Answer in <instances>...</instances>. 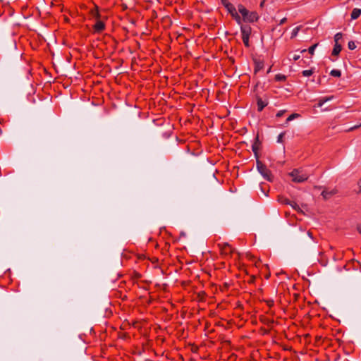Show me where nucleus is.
<instances>
[{"label": "nucleus", "mask_w": 361, "mask_h": 361, "mask_svg": "<svg viewBox=\"0 0 361 361\" xmlns=\"http://www.w3.org/2000/svg\"><path fill=\"white\" fill-rule=\"evenodd\" d=\"M300 27H301V26H298L293 29L292 34H291V38L296 37L299 30H300Z\"/></svg>", "instance_id": "dca6fc26"}, {"label": "nucleus", "mask_w": 361, "mask_h": 361, "mask_svg": "<svg viewBox=\"0 0 361 361\" xmlns=\"http://www.w3.org/2000/svg\"><path fill=\"white\" fill-rule=\"evenodd\" d=\"M359 184H360V190H361V180H360Z\"/></svg>", "instance_id": "4c0bfd02"}, {"label": "nucleus", "mask_w": 361, "mask_h": 361, "mask_svg": "<svg viewBox=\"0 0 361 361\" xmlns=\"http://www.w3.org/2000/svg\"><path fill=\"white\" fill-rule=\"evenodd\" d=\"M289 176L292 177V180L295 183H302L308 178V176L302 173V170L300 169H293L289 173Z\"/></svg>", "instance_id": "7ed1b4c3"}, {"label": "nucleus", "mask_w": 361, "mask_h": 361, "mask_svg": "<svg viewBox=\"0 0 361 361\" xmlns=\"http://www.w3.org/2000/svg\"><path fill=\"white\" fill-rule=\"evenodd\" d=\"M290 206H291V207H292L295 210H296V211H298V212H302V211H301L300 208L299 207V206H298L297 204L290 202Z\"/></svg>", "instance_id": "4be33fe9"}, {"label": "nucleus", "mask_w": 361, "mask_h": 361, "mask_svg": "<svg viewBox=\"0 0 361 361\" xmlns=\"http://www.w3.org/2000/svg\"><path fill=\"white\" fill-rule=\"evenodd\" d=\"M331 75L334 77H340L341 75V72L339 70L334 69L330 72Z\"/></svg>", "instance_id": "ddd939ff"}, {"label": "nucleus", "mask_w": 361, "mask_h": 361, "mask_svg": "<svg viewBox=\"0 0 361 361\" xmlns=\"http://www.w3.org/2000/svg\"><path fill=\"white\" fill-rule=\"evenodd\" d=\"M256 166L258 172L262 176V177L268 181H272V176L271 171L267 168V166L259 159H257Z\"/></svg>", "instance_id": "f03ea898"}, {"label": "nucleus", "mask_w": 361, "mask_h": 361, "mask_svg": "<svg viewBox=\"0 0 361 361\" xmlns=\"http://www.w3.org/2000/svg\"><path fill=\"white\" fill-rule=\"evenodd\" d=\"M240 30L244 44L246 47H249V37L251 33V27L250 26L241 25Z\"/></svg>", "instance_id": "39448f33"}, {"label": "nucleus", "mask_w": 361, "mask_h": 361, "mask_svg": "<svg viewBox=\"0 0 361 361\" xmlns=\"http://www.w3.org/2000/svg\"><path fill=\"white\" fill-rule=\"evenodd\" d=\"M226 8L231 16L237 12L235 6L232 4L228 5V7H226Z\"/></svg>", "instance_id": "f8f14e48"}, {"label": "nucleus", "mask_w": 361, "mask_h": 361, "mask_svg": "<svg viewBox=\"0 0 361 361\" xmlns=\"http://www.w3.org/2000/svg\"><path fill=\"white\" fill-rule=\"evenodd\" d=\"M258 143H259V137L257 135L256 137V138H255V142L252 146V151L254 152L255 156L257 158L258 157V156H257V150H258V148H259L258 145H257Z\"/></svg>", "instance_id": "9b49d317"}, {"label": "nucleus", "mask_w": 361, "mask_h": 361, "mask_svg": "<svg viewBox=\"0 0 361 361\" xmlns=\"http://www.w3.org/2000/svg\"><path fill=\"white\" fill-rule=\"evenodd\" d=\"M348 49L353 50L356 48V45L353 41H350L348 44Z\"/></svg>", "instance_id": "aec40b11"}, {"label": "nucleus", "mask_w": 361, "mask_h": 361, "mask_svg": "<svg viewBox=\"0 0 361 361\" xmlns=\"http://www.w3.org/2000/svg\"><path fill=\"white\" fill-rule=\"evenodd\" d=\"M299 59H300V55H294L293 56V60L294 61H297Z\"/></svg>", "instance_id": "c756f323"}, {"label": "nucleus", "mask_w": 361, "mask_h": 361, "mask_svg": "<svg viewBox=\"0 0 361 361\" xmlns=\"http://www.w3.org/2000/svg\"><path fill=\"white\" fill-rule=\"evenodd\" d=\"M285 135V133H281L279 135L278 137H277V142L279 143H281L283 142V137Z\"/></svg>", "instance_id": "5701e85b"}, {"label": "nucleus", "mask_w": 361, "mask_h": 361, "mask_svg": "<svg viewBox=\"0 0 361 361\" xmlns=\"http://www.w3.org/2000/svg\"><path fill=\"white\" fill-rule=\"evenodd\" d=\"M318 44H314L308 49V51L310 54H313Z\"/></svg>", "instance_id": "412c9836"}, {"label": "nucleus", "mask_w": 361, "mask_h": 361, "mask_svg": "<svg viewBox=\"0 0 361 361\" xmlns=\"http://www.w3.org/2000/svg\"><path fill=\"white\" fill-rule=\"evenodd\" d=\"M219 247H220L221 252L224 255H228L233 252L230 245L227 243L219 244Z\"/></svg>", "instance_id": "423d86ee"}, {"label": "nucleus", "mask_w": 361, "mask_h": 361, "mask_svg": "<svg viewBox=\"0 0 361 361\" xmlns=\"http://www.w3.org/2000/svg\"><path fill=\"white\" fill-rule=\"evenodd\" d=\"M286 21V18H283V19L281 20L279 24L281 25V24L284 23Z\"/></svg>", "instance_id": "2f4dec72"}, {"label": "nucleus", "mask_w": 361, "mask_h": 361, "mask_svg": "<svg viewBox=\"0 0 361 361\" xmlns=\"http://www.w3.org/2000/svg\"><path fill=\"white\" fill-rule=\"evenodd\" d=\"M236 21V23L238 24V25H241V18L240 17V16L238 14V13L236 12L235 13H234L233 16H231Z\"/></svg>", "instance_id": "2eb2a0df"}, {"label": "nucleus", "mask_w": 361, "mask_h": 361, "mask_svg": "<svg viewBox=\"0 0 361 361\" xmlns=\"http://www.w3.org/2000/svg\"><path fill=\"white\" fill-rule=\"evenodd\" d=\"M286 77L282 74H277L275 76V79L277 81H284L286 80Z\"/></svg>", "instance_id": "f3484780"}, {"label": "nucleus", "mask_w": 361, "mask_h": 361, "mask_svg": "<svg viewBox=\"0 0 361 361\" xmlns=\"http://www.w3.org/2000/svg\"><path fill=\"white\" fill-rule=\"evenodd\" d=\"M343 35L341 32H338L334 36V47L332 51V55L337 56L339 54L340 51L342 49L341 44H339V41L342 39Z\"/></svg>", "instance_id": "20e7f679"}, {"label": "nucleus", "mask_w": 361, "mask_h": 361, "mask_svg": "<svg viewBox=\"0 0 361 361\" xmlns=\"http://www.w3.org/2000/svg\"><path fill=\"white\" fill-rule=\"evenodd\" d=\"M94 29L97 32H100L104 28V23L101 20H97L94 26Z\"/></svg>", "instance_id": "1a4fd4ad"}, {"label": "nucleus", "mask_w": 361, "mask_h": 361, "mask_svg": "<svg viewBox=\"0 0 361 361\" xmlns=\"http://www.w3.org/2000/svg\"><path fill=\"white\" fill-rule=\"evenodd\" d=\"M324 101L326 102L328 101H330L333 99V96H331V97H325L324 98Z\"/></svg>", "instance_id": "cd10ccee"}, {"label": "nucleus", "mask_w": 361, "mask_h": 361, "mask_svg": "<svg viewBox=\"0 0 361 361\" xmlns=\"http://www.w3.org/2000/svg\"><path fill=\"white\" fill-rule=\"evenodd\" d=\"M264 4V1H262L260 4V7H263Z\"/></svg>", "instance_id": "f704fd0d"}, {"label": "nucleus", "mask_w": 361, "mask_h": 361, "mask_svg": "<svg viewBox=\"0 0 361 361\" xmlns=\"http://www.w3.org/2000/svg\"><path fill=\"white\" fill-rule=\"evenodd\" d=\"M326 102L324 101V99L322 98L321 99L319 100V102L317 104V106L318 107H321L324 105V104Z\"/></svg>", "instance_id": "393cba45"}, {"label": "nucleus", "mask_w": 361, "mask_h": 361, "mask_svg": "<svg viewBox=\"0 0 361 361\" xmlns=\"http://www.w3.org/2000/svg\"><path fill=\"white\" fill-rule=\"evenodd\" d=\"M222 4L226 7H228V5L231 4L230 2H228L227 0H221Z\"/></svg>", "instance_id": "a878e982"}, {"label": "nucleus", "mask_w": 361, "mask_h": 361, "mask_svg": "<svg viewBox=\"0 0 361 361\" xmlns=\"http://www.w3.org/2000/svg\"><path fill=\"white\" fill-rule=\"evenodd\" d=\"M238 9L239 13L243 16V20L245 22L253 23L259 19V16L256 12H250L242 4L238 5Z\"/></svg>", "instance_id": "f257e3e1"}, {"label": "nucleus", "mask_w": 361, "mask_h": 361, "mask_svg": "<svg viewBox=\"0 0 361 361\" xmlns=\"http://www.w3.org/2000/svg\"><path fill=\"white\" fill-rule=\"evenodd\" d=\"M336 193V190H330V191L324 190L322 192V195L323 196L324 199L327 200V199H329L330 197H331L332 195H334Z\"/></svg>", "instance_id": "0eeeda50"}, {"label": "nucleus", "mask_w": 361, "mask_h": 361, "mask_svg": "<svg viewBox=\"0 0 361 361\" xmlns=\"http://www.w3.org/2000/svg\"><path fill=\"white\" fill-rule=\"evenodd\" d=\"M212 177L213 179H216L215 176H214V173L212 175Z\"/></svg>", "instance_id": "c9c22d12"}, {"label": "nucleus", "mask_w": 361, "mask_h": 361, "mask_svg": "<svg viewBox=\"0 0 361 361\" xmlns=\"http://www.w3.org/2000/svg\"><path fill=\"white\" fill-rule=\"evenodd\" d=\"M267 102H264L260 97H257L258 111H261L267 105Z\"/></svg>", "instance_id": "9d476101"}, {"label": "nucleus", "mask_w": 361, "mask_h": 361, "mask_svg": "<svg viewBox=\"0 0 361 361\" xmlns=\"http://www.w3.org/2000/svg\"><path fill=\"white\" fill-rule=\"evenodd\" d=\"M270 71H271V68H269V69H267V73H269Z\"/></svg>", "instance_id": "e433bc0d"}, {"label": "nucleus", "mask_w": 361, "mask_h": 361, "mask_svg": "<svg viewBox=\"0 0 361 361\" xmlns=\"http://www.w3.org/2000/svg\"><path fill=\"white\" fill-rule=\"evenodd\" d=\"M284 112H285V111H279L277 113L276 116H277V117H281V116H282L283 115Z\"/></svg>", "instance_id": "bb28decb"}, {"label": "nucleus", "mask_w": 361, "mask_h": 361, "mask_svg": "<svg viewBox=\"0 0 361 361\" xmlns=\"http://www.w3.org/2000/svg\"><path fill=\"white\" fill-rule=\"evenodd\" d=\"M279 200L281 203H283L286 204H290L291 202L289 200H288L287 198H285L283 197H280Z\"/></svg>", "instance_id": "a211bd4d"}, {"label": "nucleus", "mask_w": 361, "mask_h": 361, "mask_svg": "<svg viewBox=\"0 0 361 361\" xmlns=\"http://www.w3.org/2000/svg\"><path fill=\"white\" fill-rule=\"evenodd\" d=\"M306 51V49H303L301 52L303 53V52H305Z\"/></svg>", "instance_id": "58836bf2"}, {"label": "nucleus", "mask_w": 361, "mask_h": 361, "mask_svg": "<svg viewBox=\"0 0 361 361\" xmlns=\"http://www.w3.org/2000/svg\"><path fill=\"white\" fill-rule=\"evenodd\" d=\"M302 73L305 77H308V76H310L313 73V71L312 70H305V71H303L302 72Z\"/></svg>", "instance_id": "6ab92c4d"}, {"label": "nucleus", "mask_w": 361, "mask_h": 361, "mask_svg": "<svg viewBox=\"0 0 361 361\" xmlns=\"http://www.w3.org/2000/svg\"><path fill=\"white\" fill-rule=\"evenodd\" d=\"M92 16L96 17V18H98L99 17V13L97 11H92Z\"/></svg>", "instance_id": "c85d7f7f"}, {"label": "nucleus", "mask_w": 361, "mask_h": 361, "mask_svg": "<svg viewBox=\"0 0 361 361\" xmlns=\"http://www.w3.org/2000/svg\"><path fill=\"white\" fill-rule=\"evenodd\" d=\"M307 235H308V236H309L310 238H312V233H311V232L308 231V232H307Z\"/></svg>", "instance_id": "72a5a7b5"}, {"label": "nucleus", "mask_w": 361, "mask_h": 361, "mask_svg": "<svg viewBox=\"0 0 361 361\" xmlns=\"http://www.w3.org/2000/svg\"><path fill=\"white\" fill-rule=\"evenodd\" d=\"M299 116H300V115L298 114H291L290 116H289L287 118L286 123H288L289 121H293V119H295V118H298Z\"/></svg>", "instance_id": "4468645a"}, {"label": "nucleus", "mask_w": 361, "mask_h": 361, "mask_svg": "<svg viewBox=\"0 0 361 361\" xmlns=\"http://www.w3.org/2000/svg\"><path fill=\"white\" fill-rule=\"evenodd\" d=\"M361 15V9L360 8H354L351 13V18L353 20H355L359 18Z\"/></svg>", "instance_id": "6e6552de"}, {"label": "nucleus", "mask_w": 361, "mask_h": 361, "mask_svg": "<svg viewBox=\"0 0 361 361\" xmlns=\"http://www.w3.org/2000/svg\"><path fill=\"white\" fill-rule=\"evenodd\" d=\"M262 68H263V64L262 63H260V62L257 63L255 71H259V70L262 69Z\"/></svg>", "instance_id": "b1692460"}, {"label": "nucleus", "mask_w": 361, "mask_h": 361, "mask_svg": "<svg viewBox=\"0 0 361 361\" xmlns=\"http://www.w3.org/2000/svg\"><path fill=\"white\" fill-rule=\"evenodd\" d=\"M360 126H361V124L360 125ZM358 127H359V126H353V127H351V128L349 129V130H355V129L357 128Z\"/></svg>", "instance_id": "7c9ffc66"}, {"label": "nucleus", "mask_w": 361, "mask_h": 361, "mask_svg": "<svg viewBox=\"0 0 361 361\" xmlns=\"http://www.w3.org/2000/svg\"><path fill=\"white\" fill-rule=\"evenodd\" d=\"M357 229L360 233H361V224L357 225Z\"/></svg>", "instance_id": "473e14b6"}]
</instances>
